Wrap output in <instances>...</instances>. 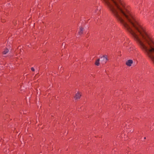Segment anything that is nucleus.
<instances>
[{"label": "nucleus", "mask_w": 154, "mask_h": 154, "mask_svg": "<svg viewBox=\"0 0 154 154\" xmlns=\"http://www.w3.org/2000/svg\"><path fill=\"white\" fill-rule=\"evenodd\" d=\"M101 63L104 64L106 63L108 59L107 56L106 55H103L100 58Z\"/></svg>", "instance_id": "obj_1"}, {"label": "nucleus", "mask_w": 154, "mask_h": 154, "mask_svg": "<svg viewBox=\"0 0 154 154\" xmlns=\"http://www.w3.org/2000/svg\"><path fill=\"white\" fill-rule=\"evenodd\" d=\"M133 63V61L132 60H129L126 62V64L128 66H131Z\"/></svg>", "instance_id": "obj_2"}, {"label": "nucleus", "mask_w": 154, "mask_h": 154, "mask_svg": "<svg viewBox=\"0 0 154 154\" xmlns=\"http://www.w3.org/2000/svg\"><path fill=\"white\" fill-rule=\"evenodd\" d=\"M81 96V93L79 92H78L75 95L74 97V98L75 99L77 100L78 99H79Z\"/></svg>", "instance_id": "obj_3"}, {"label": "nucleus", "mask_w": 154, "mask_h": 154, "mask_svg": "<svg viewBox=\"0 0 154 154\" xmlns=\"http://www.w3.org/2000/svg\"><path fill=\"white\" fill-rule=\"evenodd\" d=\"M83 28L82 27H80V29L78 33L79 35H81L83 33Z\"/></svg>", "instance_id": "obj_4"}, {"label": "nucleus", "mask_w": 154, "mask_h": 154, "mask_svg": "<svg viewBox=\"0 0 154 154\" xmlns=\"http://www.w3.org/2000/svg\"><path fill=\"white\" fill-rule=\"evenodd\" d=\"M100 59H98L96 61L95 64L96 65L98 66L100 64Z\"/></svg>", "instance_id": "obj_5"}, {"label": "nucleus", "mask_w": 154, "mask_h": 154, "mask_svg": "<svg viewBox=\"0 0 154 154\" xmlns=\"http://www.w3.org/2000/svg\"><path fill=\"white\" fill-rule=\"evenodd\" d=\"M9 51V50L8 49H6L3 52V54H6Z\"/></svg>", "instance_id": "obj_6"}, {"label": "nucleus", "mask_w": 154, "mask_h": 154, "mask_svg": "<svg viewBox=\"0 0 154 154\" xmlns=\"http://www.w3.org/2000/svg\"><path fill=\"white\" fill-rule=\"evenodd\" d=\"M100 9H98V8H97V9L96 10H95L94 12L95 13H96L97 14H99L98 12L100 11Z\"/></svg>", "instance_id": "obj_7"}, {"label": "nucleus", "mask_w": 154, "mask_h": 154, "mask_svg": "<svg viewBox=\"0 0 154 154\" xmlns=\"http://www.w3.org/2000/svg\"><path fill=\"white\" fill-rule=\"evenodd\" d=\"M31 70L33 71H35V69L33 67H32L31 68Z\"/></svg>", "instance_id": "obj_8"}, {"label": "nucleus", "mask_w": 154, "mask_h": 154, "mask_svg": "<svg viewBox=\"0 0 154 154\" xmlns=\"http://www.w3.org/2000/svg\"><path fill=\"white\" fill-rule=\"evenodd\" d=\"M146 139V137H144V139Z\"/></svg>", "instance_id": "obj_9"}]
</instances>
